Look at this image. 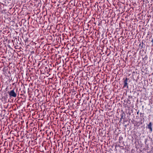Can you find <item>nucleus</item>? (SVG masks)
Instances as JSON below:
<instances>
[{"instance_id":"nucleus-3","label":"nucleus","mask_w":153,"mask_h":153,"mask_svg":"<svg viewBox=\"0 0 153 153\" xmlns=\"http://www.w3.org/2000/svg\"><path fill=\"white\" fill-rule=\"evenodd\" d=\"M128 79L126 78V79L124 80L123 82V88L127 87V88H128Z\"/></svg>"},{"instance_id":"nucleus-8","label":"nucleus","mask_w":153,"mask_h":153,"mask_svg":"<svg viewBox=\"0 0 153 153\" xmlns=\"http://www.w3.org/2000/svg\"><path fill=\"white\" fill-rule=\"evenodd\" d=\"M142 44H143V42H142Z\"/></svg>"},{"instance_id":"nucleus-2","label":"nucleus","mask_w":153,"mask_h":153,"mask_svg":"<svg viewBox=\"0 0 153 153\" xmlns=\"http://www.w3.org/2000/svg\"><path fill=\"white\" fill-rule=\"evenodd\" d=\"M152 123L151 122H150L147 125L146 128L149 129L150 130V132H152Z\"/></svg>"},{"instance_id":"nucleus-1","label":"nucleus","mask_w":153,"mask_h":153,"mask_svg":"<svg viewBox=\"0 0 153 153\" xmlns=\"http://www.w3.org/2000/svg\"><path fill=\"white\" fill-rule=\"evenodd\" d=\"M8 93L10 98L16 97L17 96L16 93L15 91V89L9 91Z\"/></svg>"},{"instance_id":"nucleus-4","label":"nucleus","mask_w":153,"mask_h":153,"mask_svg":"<svg viewBox=\"0 0 153 153\" xmlns=\"http://www.w3.org/2000/svg\"><path fill=\"white\" fill-rule=\"evenodd\" d=\"M45 68L46 69H47V68L48 69V70H46V72H47V73L48 74H49V72H50V68H48L47 67H45Z\"/></svg>"},{"instance_id":"nucleus-7","label":"nucleus","mask_w":153,"mask_h":153,"mask_svg":"<svg viewBox=\"0 0 153 153\" xmlns=\"http://www.w3.org/2000/svg\"><path fill=\"white\" fill-rule=\"evenodd\" d=\"M68 131V133L70 132V131H68Z\"/></svg>"},{"instance_id":"nucleus-6","label":"nucleus","mask_w":153,"mask_h":153,"mask_svg":"<svg viewBox=\"0 0 153 153\" xmlns=\"http://www.w3.org/2000/svg\"><path fill=\"white\" fill-rule=\"evenodd\" d=\"M142 114V113H140V115H141V114Z\"/></svg>"},{"instance_id":"nucleus-5","label":"nucleus","mask_w":153,"mask_h":153,"mask_svg":"<svg viewBox=\"0 0 153 153\" xmlns=\"http://www.w3.org/2000/svg\"><path fill=\"white\" fill-rule=\"evenodd\" d=\"M123 114H122L121 115H120V117H120V120H122L123 119Z\"/></svg>"}]
</instances>
